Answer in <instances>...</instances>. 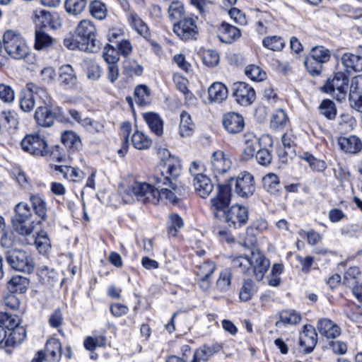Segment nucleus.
<instances>
[{
  "instance_id": "nucleus-1",
  "label": "nucleus",
  "mask_w": 362,
  "mask_h": 362,
  "mask_svg": "<svg viewBox=\"0 0 362 362\" xmlns=\"http://www.w3.org/2000/svg\"><path fill=\"white\" fill-rule=\"evenodd\" d=\"M168 153V157L161 159L150 177V183L134 181L124 192V196H134L144 202L156 204L160 200L175 204L179 189L176 178L180 173L179 160Z\"/></svg>"
},
{
  "instance_id": "nucleus-2",
  "label": "nucleus",
  "mask_w": 362,
  "mask_h": 362,
  "mask_svg": "<svg viewBox=\"0 0 362 362\" xmlns=\"http://www.w3.org/2000/svg\"><path fill=\"white\" fill-rule=\"evenodd\" d=\"M230 199L229 186L218 185L216 195L211 199V210L216 218L225 221L230 227L237 228L247 223L248 211L240 205H233L228 209Z\"/></svg>"
},
{
  "instance_id": "nucleus-3",
  "label": "nucleus",
  "mask_w": 362,
  "mask_h": 362,
  "mask_svg": "<svg viewBox=\"0 0 362 362\" xmlns=\"http://www.w3.org/2000/svg\"><path fill=\"white\" fill-rule=\"evenodd\" d=\"M76 34L81 40V51L96 52L99 50L100 44L96 39L97 29L93 21H81L76 28Z\"/></svg>"
},
{
  "instance_id": "nucleus-4",
  "label": "nucleus",
  "mask_w": 362,
  "mask_h": 362,
  "mask_svg": "<svg viewBox=\"0 0 362 362\" xmlns=\"http://www.w3.org/2000/svg\"><path fill=\"white\" fill-rule=\"evenodd\" d=\"M6 53L14 59H23L30 54V49L21 35L13 30H7L3 36Z\"/></svg>"
},
{
  "instance_id": "nucleus-5",
  "label": "nucleus",
  "mask_w": 362,
  "mask_h": 362,
  "mask_svg": "<svg viewBox=\"0 0 362 362\" xmlns=\"http://www.w3.org/2000/svg\"><path fill=\"white\" fill-rule=\"evenodd\" d=\"M15 216L12 218L13 230L20 235H30L34 230V221H32V211L28 204L21 202L15 206Z\"/></svg>"
},
{
  "instance_id": "nucleus-6",
  "label": "nucleus",
  "mask_w": 362,
  "mask_h": 362,
  "mask_svg": "<svg viewBox=\"0 0 362 362\" xmlns=\"http://www.w3.org/2000/svg\"><path fill=\"white\" fill-rule=\"evenodd\" d=\"M6 259L13 269L31 273L34 269V262L32 257L22 250L11 249L6 252Z\"/></svg>"
},
{
  "instance_id": "nucleus-7",
  "label": "nucleus",
  "mask_w": 362,
  "mask_h": 362,
  "mask_svg": "<svg viewBox=\"0 0 362 362\" xmlns=\"http://www.w3.org/2000/svg\"><path fill=\"white\" fill-rule=\"evenodd\" d=\"M349 78L344 72H337L332 79H329L322 90L333 95L337 100H344L347 95Z\"/></svg>"
},
{
  "instance_id": "nucleus-8",
  "label": "nucleus",
  "mask_w": 362,
  "mask_h": 362,
  "mask_svg": "<svg viewBox=\"0 0 362 362\" xmlns=\"http://www.w3.org/2000/svg\"><path fill=\"white\" fill-rule=\"evenodd\" d=\"M233 185L235 192L241 197L247 198L252 196L255 191L254 177L247 172L240 173L235 178L230 177L228 180V184L224 185L229 186L231 190V186Z\"/></svg>"
},
{
  "instance_id": "nucleus-9",
  "label": "nucleus",
  "mask_w": 362,
  "mask_h": 362,
  "mask_svg": "<svg viewBox=\"0 0 362 362\" xmlns=\"http://www.w3.org/2000/svg\"><path fill=\"white\" fill-rule=\"evenodd\" d=\"M22 149L35 156L49 154V148L45 138L39 134H28L21 142Z\"/></svg>"
},
{
  "instance_id": "nucleus-10",
  "label": "nucleus",
  "mask_w": 362,
  "mask_h": 362,
  "mask_svg": "<svg viewBox=\"0 0 362 362\" xmlns=\"http://www.w3.org/2000/svg\"><path fill=\"white\" fill-rule=\"evenodd\" d=\"M37 97L45 100V98H47V91L42 88L33 84H28V88L23 90L20 94L19 104L21 109L25 112H30L35 107V100Z\"/></svg>"
},
{
  "instance_id": "nucleus-11",
  "label": "nucleus",
  "mask_w": 362,
  "mask_h": 362,
  "mask_svg": "<svg viewBox=\"0 0 362 362\" xmlns=\"http://www.w3.org/2000/svg\"><path fill=\"white\" fill-rule=\"evenodd\" d=\"M173 32L180 40L188 41L196 39L199 30L196 21L187 17L174 24Z\"/></svg>"
},
{
  "instance_id": "nucleus-12",
  "label": "nucleus",
  "mask_w": 362,
  "mask_h": 362,
  "mask_svg": "<svg viewBox=\"0 0 362 362\" xmlns=\"http://www.w3.org/2000/svg\"><path fill=\"white\" fill-rule=\"evenodd\" d=\"M232 91L236 102L242 106L250 105L256 99L253 88L245 82L234 83Z\"/></svg>"
},
{
  "instance_id": "nucleus-13",
  "label": "nucleus",
  "mask_w": 362,
  "mask_h": 362,
  "mask_svg": "<svg viewBox=\"0 0 362 362\" xmlns=\"http://www.w3.org/2000/svg\"><path fill=\"white\" fill-rule=\"evenodd\" d=\"M251 270L257 281L263 279L270 267V261L257 249L253 250L250 255Z\"/></svg>"
},
{
  "instance_id": "nucleus-14",
  "label": "nucleus",
  "mask_w": 362,
  "mask_h": 362,
  "mask_svg": "<svg viewBox=\"0 0 362 362\" xmlns=\"http://www.w3.org/2000/svg\"><path fill=\"white\" fill-rule=\"evenodd\" d=\"M316 330L327 340H334L341 334V327L329 318L320 319L316 324Z\"/></svg>"
},
{
  "instance_id": "nucleus-15",
  "label": "nucleus",
  "mask_w": 362,
  "mask_h": 362,
  "mask_svg": "<svg viewBox=\"0 0 362 362\" xmlns=\"http://www.w3.org/2000/svg\"><path fill=\"white\" fill-rule=\"evenodd\" d=\"M222 124L224 129L229 134H237L243 131L245 127L243 117L235 112H228L223 115Z\"/></svg>"
},
{
  "instance_id": "nucleus-16",
  "label": "nucleus",
  "mask_w": 362,
  "mask_h": 362,
  "mask_svg": "<svg viewBox=\"0 0 362 362\" xmlns=\"http://www.w3.org/2000/svg\"><path fill=\"white\" fill-rule=\"evenodd\" d=\"M37 274L39 282L45 288L50 289L54 286L62 285L61 276L54 268L43 265L37 269Z\"/></svg>"
},
{
  "instance_id": "nucleus-17",
  "label": "nucleus",
  "mask_w": 362,
  "mask_h": 362,
  "mask_svg": "<svg viewBox=\"0 0 362 362\" xmlns=\"http://www.w3.org/2000/svg\"><path fill=\"white\" fill-rule=\"evenodd\" d=\"M231 160L227 158L222 151H214L211 158V170L215 175L224 174L231 168Z\"/></svg>"
},
{
  "instance_id": "nucleus-18",
  "label": "nucleus",
  "mask_w": 362,
  "mask_h": 362,
  "mask_svg": "<svg viewBox=\"0 0 362 362\" xmlns=\"http://www.w3.org/2000/svg\"><path fill=\"white\" fill-rule=\"evenodd\" d=\"M349 100L351 105L362 111V76L358 75L352 78L349 93Z\"/></svg>"
},
{
  "instance_id": "nucleus-19",
  "label": "nucleus",
  "mask_w": 362,
  "mask_h": 362,
  "mask_svg": "<svg viewBox=\"0 0 362 362\" xmlns=\"http://www.w3.org/2000/svg\"><path fill=\"white\" fill-rule=\"evenodd\" d=\"M317 343V333L311 326L305 325L299 336V344L303 351L311 353Z\"/></svg>"
},
{
  "instance_id": "nucleus-20",
  "label": "nucleus",
  "mask_w": 362,
  "mask_h": 362,
  "mask_svg": "<svg viewBox=\"0 0 362 362\" xmlns=\"http://www.w3.org/2000/svg\"><path fill=\"white\" fill-rule=\"evenodd\" d=\"M240 36L241 31L239 28L225 21L222 22L218 28V37L223 42L233 43Z\"/></svg>"
},
{
  "instance_id": "nucleus-21",
  "label": "nucleus",
  "mask_w": 362,
  "mask_h": 362,
  "mask_svg": "<svg viewBox=\"0 0 362 362\" xmlns=\"http://www.w3.org/2000/svg\"><path fill=\"white\" fill-rule=\"evenodd\" d=\"M126 18L133 30L145 39H149L151 36L149 28L136 11H129L126 13Z\"/></svg>"
},
{
  "instance_id": "nucleus-22",
  "label": "nucleus",
  "mask_w": 362,
  "mask_h": 362,
  "mask_svg": "<svg viewBox=\"0 0 362 362\" xmlns=\"http://www.w3.org/2000/svg\"><path fill=\"white\" fill-rule=\"evenodd\" d=\"M34 16L35 19L44 27L57 29L61 26V20L56 13H52L45 10H39L35 11Z\"/></svg>"
},
{
  "instance_id": "nucleus-23",
  "label": "nucleus",
  "mask_w": 362,
  "mask_h": 362,
  "mask_svg": "<svg viewBox=\"0 0 362 362\" xmlns=\"http://www.w3.org/2000/svg\"><path fill=\"white\" fill-rule=\"evenodd\" d=\"M193 185L197 195L202 198H206L214 189L212 181L206 175L194 177Z\"/></svg>"
},
{
  "instance_id": "nucleus-24",
  "label": "nucleus",
  "mask_w": 362,
  "mask_h": 362,
  "mask_svg": "<svg viewBox=\"0 0 362 362\" xmlns=\"http://www.w3.org/2000/svg\"><path fill=\"white\" fill-rule=\"evenodd\" d=\"M34 118L38 125L50 127L54 124L56 114L46 106H40L35 112Z\"/></svg>"
},
{
  "instance_id": "nucleus-25",
  "label": "nucleus",
  "mask_w": 362,
  "mask_h": 362,
  "mask_svg": "<svg viewBox=\"0 0 362 362\" xmlns=\"http://www.w3.org/2000/svg\"><path fill=\"white\" fill-rule=\"evenodd\" d=\"M59 80L66 88H73L77 83L75 71L69 64L63 65L59 69Z\"/></svg>"
},
{
  "instance_id": "nucleus-26",
  "label": "nucleus",
  "mask_w": 362,
  "mask_h": 362,
  "mask_svg": "<svg viewBox=\"0 0 362 362\" xmlns=\"http://www.w3.org/2000/svg\"><path fill=\"white\" fill-rule=\"evenodd\" d=\"M143 117L149 129L157 136L163 133V121L158 114L149 112L143 114Z\"/></svg>"
},
{
  "instance_id": "nucleus-27",
  "label": "nucleus",
  "mask_w": 362,
  "mask_h": 362,
  "mask_svg": "<svg viewBox=\"0 0 362 362\" xmlns=\"http://www.w3.org/2000/svg\"><path fill=\"white\" fill-rule=\"evenodd\" d=\"M339 145L341 150L349 153H356L362 148L361 141L356 136L341 138Z\"/></svg>"
},
{
  "instance_id": "nucleus-28",
  "label": "nucleus",
  "mask_w": 362,
  "mask_h": 362,
  "mask_svg": "<svg viewBox=\"0 0 362 362\" xmlns=\"http://www.w3.org/2000/svg\"><path fill=\"white\" fill-rule=\"evenodd\" d=\"M209 98L211 102L221 103L228 96L226 86L220 82L214 83L208 90Z\"/></svg>"
},
{
  "instance_id": "nucleus-29",
  "label": "nucleus",
  "mask_w": 362,
  "mask_h": 362,
  "mask_svg": "<svg viewBox=\"0 0 362 362\" xmlns=\"http://www.w3.org/2000/svg\"><path fill=\"white\" fill-rule=\"evenodd\" d=\"M29 280L24 276H13L7 283V288L11 293H24L28 290Z\"/></svg>"
},
{
  "instance_id": "nucleus-30",
  "label": "nucleus",
  "mask_w": 362,
  "mask_h": 362,
  "mask_svg": "<svg viewBox=\"0 0 362 362\" xmlns=\"http://www.w3.org/2000/svg\"><path fill=\"white\" fill-rule=\"evenodd\" d=\"M341 63L347 71H361L362 57L352 53H345L341 57Z\"/></svg>"
},
{
  "instance_id": "nucleus-31",
  "label": "nucleus",
  "mask_w": 362,
  "mask_h": 362,
  "mask_svg": "<svg viewBox=\"0 0 362 362\" xmlns=\"http://www.w3.org/2000/svg\"><path fill=\"white\" fill-rule=\"evenodd\" d=\"M62 143L70 151H75L81 146L79 136L73 131H64L61 136Z\"/></svg>"
},
{
  "instance_id": "nucleus-32",
  "label": "nucleus",
  "mask_w": 362,
  "mask_h": 362,
  "mask_svg": "<svg viewBox=\"0 0 362 362\" xmlns=\"http://www.w3.org/2000/svg\"><path fill=\"white\" fill-rule=\"evenodd\" d=\"M88 11L93 18L99 21L105 19L107 15L106 4L100 0L91 1L88 5Z\"/></svg>"
},
{
  "instance_id": "nucleus-33",
  "label": "nucleus",
  "mask_w": 362,
  "mask_h": 362,
  "mask_svg": "<svg viewBox=\"0 0 362 362\" xmlns=\"http://www.w3.org/2000/svg\"><path fill=\"white\" fill-rule=\"evenodd\" d=\"M222 348V345L218 343L204 344L195 351V356L202 358V361H208L215 354L219 352Z\"/></svg>"
},
{
  "instance_id": "nucleus-34",
  "label": "nucleus",
  "mask_w": 362,
  "mask_h": 362,
  "mask_svg": "<svg viewBox=\"0 0 362 362\" xmlns=\"http://www.w3.org/2000/svg\"><path fill=\"white\" fill-rule=\"evenodd\" d=\"M232 268L238 273L249 274L252 272L250 256H238L233 259Z\"/></svg>"
},
{
  "instance_id": "nucleus-35",
  "label": "nucleus",
  "mask_w": 362,
  "mask_h": 362,
  "mask_svg": "<svg viewBox=\"0 0 362 362\" xmlns=\"http://www.w3.org/2000/svg\"><path fill=\"white\" fill-rule=\"evenodd\" d=\"M264 189L270 194H276L281 189L278 176L274 173H268L262 178Z\"/></svg>"
},
{
  "instance_id": "nucleus-36",
  "label": "nucleus",
  "mask_w": 362,
  "mask_h": 362,
  "mask_svg": "<svg viewBox=\"0 0 362 362\" xmlns=\"http://www.w3.org/2000/svg\"><path fill=\"white\" fill-rule=\"evenodd\" d=\"M194 124L192 122L191 116L185 111L180 114V123L179 133L181 136H189L192 134Z\"/></svg>"
},
{
  "instance_id": "nucleus-37",
  "label": "nucleus",
  "mask_w": 362,
  "mask_h": 362,
  "mask_svg": "<svg viewBox=\"0 0 362 362\" xmlns=\"http://www.w3.org/2000/svg\"><path fill=\"white\" fill-rule=\"evenodd\" d=\"M25 329L23 326L18 325L8 333L6 344L7 346L18 345L25 339Z\"/></svg>"
},
{
  "instance_id": "nucleus-38",
  "label": "nucleus",
  "mask_w": 362,
  "mask_h": 362,
  "mask_svg": "<svg viewBox=\"0 0 362 362\" xmlns=\"http://www.w3.org/2000/svg\"><path fill=\"white\" fill-rule=\"evenodd\" d=\"M301 320V315L294 310H285L279 313V321H277L276 325L279 323L284 325H296Z\"/></svg>"
},
{
  "instance_id": "nucleus-39",
  "label": "nucleus",
  "mask_w": 362,
  "mask_h": 362,
  "mask_svg": "<svg viewBox=\"0 0 362 362\" xmlns=\"http://www.w3.org/2000/svg\"><path fill=\"white\" fill-rule=\"evenodd\" d=\"M82 67L90 80L96 81L101 76V69L100 66L92 59H87L83 60Z\"/></svg>"
},
{
  "instance_id": "nucleus-40",
  "label": "nucleus",
  "mask_w": 362,
  "mask_h": 362,
  "mask_svg": "<svg viewBox=\"0 0 362 362\" xmlns=\"http://www.w3.org/2000/svg\"><path fill=\"white\" fill-rule=\"evenodd\" d=\"M134 147L138 150H145L152 144L151 139L141 131H136L132 136Z\"/></svg>"
},
{
  "instance_id": "nucleus-41",
  "label": "nucleus",
  "mask_w": 362,
  "mask_h": 362,
  "mask_svg": "<svg viewBox=\"0 0 362 362\" xmlns=\"http://www.w3.org/2000/svg\"><path fill=\"white\" fill-rule=\"evenodd\" d=\"M86 6L87 0H65L64 1L65 11L72 16L81 14Z\"/></svg>"
},
{
  "instance_id": "nucleus-42",
  "label": "nucleus",
  "mask_w": 362,
  "mask_h": 362,
  "mask_svg": "<svg viewBox=\"0 0 362 362\" xmlns=\"http://www.w3.org/2000/svg\"><path fill=\"white\" fill-rule=\"evenodd\" d=\"M37 250L40 253L45 255L51 249L50 240L47 233L45 230H40L37 236L33 238Z\"/></svg>"
},
{
  "instance_id": "nucleus-43",
  "label": "nucleus",
  "mask_w": 362,
  "mask_h": 362,
  "mask_svg": "<svg viewBox=\"0 0 362 362\" xmlns=\"http://www.w3.org/2000/svg\"><path fill=\"white\" fill-rule=\"evenodd\" d=\"M33 210L42 221L46 218L47 206L45 202L38 195L33 194L30 197Z\"/></svg>"
},
{
  "instance_id": "nucleus-44",
  "label": "nucleus",
  "mask_w": 362,
  "mask_h": 362,
  "mask_svg": "<svg viewBox=\"0 0 362 362\" xmlns=\"http://www.w3.org/2000/svg\"><path fill=\"white\" fill-rule=\"evenodd\" d=\"M135 100L139 105H146L151 102L150 89L146 85H139L134 89Z\"/></svg>"
},
{
  "instance_id": "nucleus-45",
  "label": "nucleus",
  "mask_w": 362,
  "mask_h": 362,
  "mask_svg": "<svg viewBox=\"0 0 362 362\" xmlns=\"http://www.w3.org/2000/svg\"><path fill=\"white\" fill-rule=\"evenodd\" d=\"M20 318L16 315H11L6 312L0 313V325L4 327L8 333L20 325Z\"/></svg>"
},
{
  "instance_id": "nucleus-46",
  "label": "nucleus",
  "mask_w": 362,
  "mask_h": 362,
  "mask_svg": "<svg viewBox=\"0 0 362 362\" xmlns=\"http://www.w3.org/2000/svg\"><path fill=\"white\" fill-rule=\"evenodd\" d=\"M56 170L62 173L64 178L74 182L81 180L84 176L81 170L71 166H57Z\"/></svg>"
},
{
  "instance_id": "nucleus-47",
  "label": "nucleus",
  "mask_w": 362,
  "mask_h": 362,
  "mask_svg": "<svg viewBox=\"0 0 362 362\" xmlns=\"http://www.w3.org/2000/svg\"><path fill=\"white\" fill-rule=\"evenodd\" d=\"M262 45L268 49L279 52L281 51L285 46V41L279 36H268L263 39Z\"/></svg>"
},
{
  "instance_id": "nucleus-48",
  "label": "nucleus",
  "mask_w": 362,
  "mask_h": 362,
  "mask_svg": "<svg viewBox=\"0 0 362 362\" xmlns=\"http://www.w3.org/2000/svg\"><path fill=\"white\" fill-rule=\"evenodd\" d=\"M320 113L328 119H334L337 115L335 103L330 100H324L319 106Z\"/></svg>"
},
{
  "instance_id": "nucleus-49",
  "label": "nucleus",
  "mask_w": 362,
  "mask_h": 362,
  "mask_svg": "<svg viewBox=\"0 0 362 362\" xmlns=\"http://www.w3.org/2000/svg\"><path fill=\"white\" fill-rule=\"evenodd\" d=\"M35 48L36 49H46L52 44L53 39L45 32L37 30L35 31Z\"/></svg>"
},
{
  "instance_id": "nucleus-50",
  "label": "nucleus",
  "mask_w": 362,
  "mask_h": 362,
  "mask_svg": "<svg viewBox=\"0 0 362 362\" xmlns=\"http://www.w3.org/2000/svg\"><path fill=\"white\" fill-rule=\"evenodd\" d=\"M273 23L272 17L267 13H262L259 21L257 22V32L259 35H264L269 30L270 25Z\"/></svg>"
},
{
  "instance_id": "nucleus-51",
  "label": "nucleus",
  "mask_w": 362,
  "mask_h": 362,
  "mask_svg": "<svg viewBox=\"0 0 362 362\" xmlns=\"http://www.w3.org/2000/svg\"><path fill=\"white\" fill-rule=\"evenodd\" d=\"M309 57L324 64L330 59V52L322 46H317L311 49Z\"/></svg>"
},
{
  "instance_id": "nucleus-52",
  "label": "nucleus",
  "mask_w": 362,
  "mask_h": 362,
  "mask_svg": "<svg viewBox=\"0 0 362 362\" xmlns=\"http://www.w3.org/2000/svg\"><path fill=\"white\" fill-rule=\"evenodd\" d=\"M106 338L104 335H98L95 337H87L84 340V347L92 351L98 347H103L105 345Z\"/></svg>"
},
{
  "instance_id": "nucleus-53",
  "label": "nucleus",
  "mask_w": 362,
  "mask_h": 362,
  "mask_svg": "<svg viewBox=\"0 0 362 362\" xmlns=\"http://www.w3.org/2000/svg\"><path fill=\"white\" fill-rule=\"evenodd\" d=\"M288 119L282 109L276 110L272 115L270 125L272 128L279 129L284 127Z\"/></svg>"
},
{
  "instance_id": "nucleus-54",
  "label": "nucleus",
  "mask_w": 362,
  "mask_h": 362,
  "mask_svg": "<svg viewBox=\"0 0 362 362\" xmlns=\"http://www.w3.org/2000/svg\"><path fill=\"white\" fill-rule=\"evenodd\" d=\"M255 292V284L251 279L244 281L240 291L239 297L242 301L249 300Z\"/></svg>"
},
{
  "instance_id": "nucleus-55",
  "label": "nucleus",
  "mask_w": 362,
  "mask_h": 362,
  "mask_svg": "<svg viewBox=\"0 0 362 362\" xmlns=\"http://www.w3.org/2000/svg\"><path fill=\"white\" fill-rule=\"evenodd\" d=\"M183 225V221L179 215L176 214H171L168 222V234L174 237L176 236L177 230L182 228Z\"/></svg>"
},
{
  "instance_id": "nucleus-56",
  "label": "nucleus",
  "mask_w": 362,
  "mask_h": 362,
  "mask_svg": "<svg viewBox=\"0 0 362 362\" xmlns=\"http://www.w3.org/2000/svg\"><path fill=\"white\" fill-rule=\"evenodd\" d=\"M245 75L254 81H261L266 76V73L256 65H249L245 69Z\"/></svg>"
},
{
  "instance_id": "nucleus-57",
  "label": "nucleus",
  "mask_w": 362,
  "mask_h": 362,
  "mask_svg": "<svg viewBox=\"0 0 362 362\" xmlns=\"http://www.w3.org/2000/svg\"><path fill=\"white\" fill-rule=\"evenodd\" d=\"M304 64L308 71L313 76L319 75L322 70L323 64L309 56L306 57Z\"/></svg>"
},
{
  "instance_id": "nucleus-58",
  "label": "nucleus",
  "mask_w": 362,
  "mask_h": 362,
  "mask_svg": "<svg viewBox=\"0 0 362 362\" xmlns=\"http://www.w3.org/2000/svg\"><path fill=\"white\" fill-rule=\"evenodd\" d=\"M103 57L108 64H117L119 59L117 49L110 45L104 47Z\"/></svg>"
},
{
  "instance_id": "nucleus-59",
  "label": "nucleus",
  "mask_w": 362,
  "mask_h": 362,
  "mask_svg": "<svg viewBox=\"0 0 362 362\" xmlns=\"http://www.w3.org/2000/svg\"><path fill=\"white\" fill-rule=\"evenodd\" d=\"M214 270V263L211 261H207L199 265L197 274L199 278H210Z\"/></svg>"
},
{
  "instance_id": "nucleus-60",
  "label": "nucleus",
  "mask_w": 362,
  "mask_h": 362,
  "mask_svg": "<svg viewBox=\"0 0 362 362\" xmlns=\"http://www.w3.org/2000/svg\"><path fill=\"white\" fill-rule=\"evenodd\" d=\"M184 6L180 1H173L168 7V16L171 20H177L184 14Z\"/></svg>"
},
{
  "instance_id": "nucleus-61",
  "label": "nucleus",
  "mask_w": 362,
  "mask_h": 362,
  "mask_svg": "<svg viewBox=\"0 0 362 362\" xmlns=\"http://www.w3.org/2000/svg\"><path fill=\"white\" fill-rule=\"evenodd\" d=\"M360 274V270L357 267H349L344 274L343 283L347 286L356 284V278Z\"/></svg>"
},
{
  "instance_id": "nucleus-62",
  "label": "nucleus",
  "mask_w": 362,
  "mask_h": 362,
  "mask_svg": "<svg viewBox=\"0 0 362 362\" xmlns=\"http://www.w3.org/2000/svg\"><path fill=\"white\" fill-rule=\"evenodd\" d=\"M230 286V273L225 270L221 272L219 278L216 281L217 288L221 291L225 292L228 290Z\"/></svg>"
},
{
  "instance_id": "nucleus-63",
  "label": "nucleus",
  "mask_w": 362,
  "mask_h": 362,
  "mask_svg": "<svg viewBox=\"0 0 362 362\" xmlns=\"http://www.w3.org/2000/svg\"><path fill=\"white\" fill-rule=\"evenodd\" d=\"M0 99L4 103H11L15 99V93L13 88L6 84L0 83Z\"/></svg>"
},
{
  "instance_id": "nucleus-64",
  "label": "nucleus",
  "mask_w": 362,
  "mask_h": 362,
  "mask_svg": "<svg viewBox=\"0 0 362 362\" xmlns=\"http://www.w3.org/2000/svg\"><path fill=\"white\" fill-rule=\"evenodd\" d=\"M45 351L47 354L52 358H55L61 354V343L57 339H50L46 344Z\"/></svg>"
}]
</instances>
